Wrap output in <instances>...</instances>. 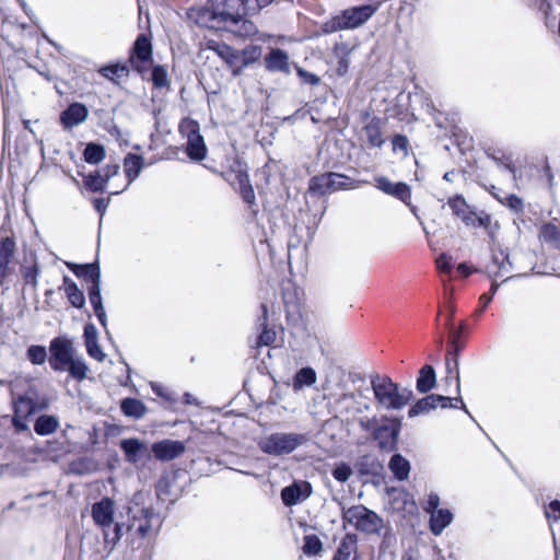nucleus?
Returning <instances> with one entry per match:
<instances>
[{"mask_svg": "<svg viewBox=\"0 0 560 560\" xmlns=\"http://www.w3.org/2000/svg\"><path fill=\"white\" fill-rule=\"evenodd\" d=\"M245 0H209L196 11V22L208 28L226 30L237 36L247 37L257 31L247 20Z\"/></svg>", "mask_w": 560, "mask_h": 560, "instance_id": "obj_1", "label": "nucleus"}, {"mask_svg": "<svg viewBox=\"0 0 560 560\" xmlns=\"http://www.w3.org/2000/svg\"><path fill=\"white\" fill-rule=\"evenodd\" d=\"M49 353V365L55 372L68 371L79 382L86 377L89 368L84 359L77 355L73 341L69 337L58 336L51 339Z\"/></svg>", "mask_w": 560, "mask_h": 560, "instance_id": "obj_2", "label": "nucleus"}, {"mask_svg": "<svg viewBox=\"0 0 560 560\" xmlns=\"http://www.w3.org/2000/svg\"><path fill=\"white\" fill-rule=\"evenodd\" d=\"M359 424L363 431L371 434L380 451L390 453L398 450L401 430V421L398 418L387 416H383L381 419L376 417L361 418Z\"/></svg>", "mask_w": 560, "mask_h": 560, "instance_id": "obj_3", "label": "nucleus"}, {"mask_svg": "<svg viewBox=\"0 0 560 560\" xmlns=\"http://www.w3.org/2000/svg\"><path fill=\"white\" fill-rule=\"evenodd\" d=\"M303 291L289 279L282 281V303L285 310L288 327L294 336H306V312L303 305Z\"/></svg>", "mask_w": 560, "mask_h": 560, "instance_id": "obj_4", "label": "nucleus"}, {"mask_svg": "<svg viewBox=\"0 0 560 560\" xmlns=\"http://www.w3.org/2000/svg\"><path fill=\"white\" fill-rule=\"evenodd\" d=\"M154 526H160V517L151 509H129L126 526L127 540L136 544L151 535Z\"/></svg>", "mask_w": 560, "mask_h": 560, "instance_id": "obj_5", "label": "nucleus"}, {"mask_svg": "<svg viewBox=\"0 0 560 560\" xmlns=\"http://www.w3.org/2000/svg\"><path fill=\"white\" fill-rule=\"evenodd\" d=\"M377 10L372 4L351 7L342 10L324 24V31L334 33L342 30H353L363 25Z\"/></svg>", "mask_w": 560, "mask_h": 560, "instance_id": "obj_6", "label": "nucleus"}, {"mask_svg": "<svg viewBox=\"0 0 560 560\" xmlns=\"http://www.w3.org/2000/svg\"><path fill=\"white\" fill-rule=\"evenodd\" d=\"M372 388L377 402L386 409H401L412 396L410 390L400 392L398 385L387 376L372 381Z\"/></svg>", "mask_w": 560, "mask_h": 560, "instance_id": "obj_7", "label": "nucleus"}, {"mask_svg": "<svg viewBox=\"0 0 560 560\" xmlns=\"http://www.w3.org/2000/svg\"><path fill=\"white\" fill-rule=\"evenodd\" d=\"M467 331V324L465 320H462L458 328L450 329V341L448 349L445 357L446 364V376L445 382L451 384L455 383L457 390H459V363L458 355L460 350L464 348V342L462 341V337Z\"/></svg>", "mask_w": 560, "mask_h": 560, "instance_id": "obj_8", "label": "nucleus"}, {"mask_svg": "<svg viewBox=\"0 0 560 560\" xmlns=\"http://www.w3.org/2000/svg\"><path fill=\"white\" fill-rule=\"evenodd\" d=\"M342 521L351 524L357 530L363 533H376L382 526V518L374 511L363 504L342 509Z\"/></svg>", "mask_w": 560, "mask_h": 560, "instance_id": "obj_9", "label": "nucleus"}, {"mask_svg": "<svg viewBox=\"0 0 560 560\" xmlns=\"http://www.w3.org/2000/svg\"><path fill=\"white\" fill-rule=\"evenodd\" d=\"M349 179L348 176L334 172L315 175L308 182V192L313 197H323L346 188Z\"/></svg>", "mask_w": 560, "mask_h": 560, "instance_id": "obj_10", "label": "nucleus"}, {"mask_svg": "<svg viewBox=\"0 0 560 560\" xmlns=\"http://www.w3.org/2000/svg\"><path fill=\"white\" fill-rule=\"evenodd\" d=\"M180 131L186 135V153L194 161H202L207 156V147L200 135L199 125L194 120L180 125Z\"/></svg>", "mask_w": 560, "mask_h": 560, "instance_id": "obj_11", "label": "nucleus"}, {"mask_svg": "<svg viewBox=\"0 0 560 560\" xmlns=\"http://www.w3.org/2000/svg\"><path fill=\"white\" fill-rule=\"evenodd\" d=\"M374 186L382 192L404 202L411 205V187L405 182H390L386 176L374 177Z\"/></svg>", "mask_w": 560, "mask_h": 560, "instance_id": "obj_12", "label": "nucleus"}, {"mask_svg": "<svg viewBox=\"0 0 560 560\" xmlns=\"http://www.w3.org/2000/svg\"><path fill=\"white\" fill-rule=\"evenodd\" d=\"M129 61L139 73H142L152 61V44L147 35H138Z\"/></svg>", "mask_w": 560, "mask_h": 560, "instance_id": "obj_13", "label": "nucleus"}, {"mask_svg": "<svg viewBox=\"0 0 560 560\" xmlns=\"http://www.w3.org/2000/svg\"><path fill=\"white\" fill-rule=\"evenodd\" d=\"M312 485L306 480H295L292 485L282 488V503L292 506L305 501L312 494Z\"/></svg>", "mask_w": 560, "mask_h": 560, "instance_id": "obj_14", "label": "nucleus"}, {"mask_svg": "<svg viewBox=\"0 0 560 560\" xmlns=\"http://www.w3.org/2000/svg\"><path fill=\"white\" fill-rule=\"evenodd\" d=\"M114 501L107 497L92 505V518L103 532L114 524Z\"/></svg>", "mask_w": 560, "mask_h": 560, "instance_id": "obj_15", "label": "nucleus"}, {"mask_svg": "<svg viewBox=\"0 0 560 560\" xmlns=\"http://www.w3.org/2000/svg\"><path fill=\"white\" fill-rule=\"evenodd\" d=\"M152 452L156 459L170 462L179 457L185 452L182 441L162 440L152 444Z\"/></svg>", "mask_w": 560, "mask_h": 560, "instance_id": "obj_16", "label": "nucleus"}, {"mask_svg": "<svg viewBox=\"0 0 560 560\" xmlns=\"http://www.w3.org/2000/svg\"><path fill=\"white\" fill-rule=\"evenodd\" d=\"M383 119L378 116H373L362 128L368 148H382L385 143L383 132Z\"/></svg>", "mask_w": 560, "mask_h": 560, "instance_id": "obj_17", "label": "nucleus"}, {"mask_svg": "<svg viewBox=\"0 0 560 560\" xmlns=\"http://www.w3.org/2000/svg\"><path fill=\"white\" fill-rule=\"evenodd\" d=\"M88 116L89 110L85 105L72 103L60 114V121L65 129H71L84 122Z\"/></svg>", "mask_w": 560, "mask_h": 560, "instance_id": "obj_18", "label": "nucleus"}, {"mask_svg": "<svg viewBox=\"0 0 560 560\" xmlns=\"http://www.w3.org/2000/svg\"><path fill=\"white\" fill-rule=\"evenodd\" d=\"M331 560H358V536L347 533L341 538Z\"/></svg>", "mask_w": 560, "mask_h": 560, "instance_id": "obj_19", "label": "nucleus"}, {"mask_svg": "<svg viewBox=\"0 0 560 560\" xmlns=\"http://www.w3.org/2000/svg\"><path fill=\"white\" fill-rule=\"evenodd\" d=\"M354 467L361 476L377 477L382 474L384 466L382 462L373 454H363L357 459Z\"/></svg>", "mask_w": 560, "mask_h": 560, "instance_id": "obj_20", "label": "nucleus"}, {"mask_svg": "<svg viewBox=\"0 0 560 560\" xmlns=\"http://www.w3.org/2000/svg\"><path fill=\"white\" fill-rule=\"evenodd\" d=\"M352 49L347 43H336L332 47V54L337 58L335 73L337 77H345L349 71L350 54Z\"/></svg>", "mask_w": 560, "mask_h": 560, "instance_id": "obj_21", "label": "nucleus"}, {"mask_svg": "<svg viewBox=\"0 0 560 560\" xmlns=\"http://www.w3.org/2000/svg\"><path fill=\"white\" fill-rule=\"evenodd\" d=\"M68 266L77 277L83 278L91 285L101 284V270L97 262L85 265L71 264Z\"/></svg>", "mask_w": 560, "mask_h": 560, "instance_id": "obj_22", "label": "nucleus"}, {"mask_svg": "<svg viewBox=\"0 0 560 560\" xmlns=\"http://www.w3.org/2000/svg\"><path fill=\"white\" fill-rule=\"evenodd\" d=\"M15 252V242L12 237H0V283L8 275L9 264Z\"/></svg>", "mask_w": 560, "mask_h": 560, "instance_id": "obj_23", "label": "nucleus"}, {"mask_svg": "<svg viewBox=\"0 0 560 560\" xmlns=\"http://www.w3.org/2000/svg\"><path fill=\"white\" fill-rule=\"evenodd\" d=\"M208 48L215 51L230 67L240 68L241 52L224 43L210 40Z\"/></svg>", "mask_w": 560, "mask_h": 560, "instance_id": "obj_24", "label": "nucleus"}, {"mask_svg": "<svg viewBox=\"0 0 560 560\" xmlns=\"http://www.w3.org/2000/svg\"><path fill=\"white\" fill-rule=\"evenodd\" d=\"M447 206L452 210V214L460 219L464 223L468 222L472 215V209L467 203L463 195L456 194L447 199Z\"/></svg>", "mask_w": 560, "mask_h": 560, "instance_id": "obj_25", "label": "nucleus"}, {"mask_svg": "<svg viewBox=\"0 0 560 560\" xmlns=\"http://www.w3.org/2000/svg\"><path fill=\"white\" fill-rule=\"evenodd\" d=\"M120 448L125 453L126 460L136 464L138 463L143 452L147 450L144 443L138 439H125L120 441Z\"/></svg>", "mask_w": 560, "mask_h": 560, "instance_id": "obj_26", "label": "nucleus"}, {"mask_svg": "<svg viewBox=\"0 0 560 560\" xmlns=\"http://www.w3.org/2000/svg\"><path fill=\"white\" fill-rule=\"evenodd\" d=\"M430 515V530L435 536L440 535L453 520V514L446 509L436 510Z\"/></svg>", "mask_w": 560, "mask_h": 560, "instance_id": "obj_27", "label": "nucleus"}, {"mask_svg": "<svg viewBox=\"0 0 560 560\" xmlns=\"http://www.w3.org/2000/svg\"><path fill=\"white\" fill-rule=\"evenodd\" d=\"M317 381L316 372L313 368L306 366L299 370L295 375L293 376L291 386L292 388L298 392L301 390L303 387L313 386Z\"/></svg>", "mask_w": 560, "mask_h": 560, "instance_id": "obj_28", "label": "nucleus"}, {"mask_svg": "<svg viewBox=\"0 0 560 560\" xmlns=\"http://www.w3.org/2000/svg\"><path fill=\"white\" fill-rule=\"evenodd\" d=\"M436 377L433 366L425 364L419 371L417 378V390L419 393H428L435 386Z\"/></svg>", "mask_w": 560, "mask_h": 560, "instance_id": "obj_29", "label": "nucleus"}, {"mask_svg": "<svg viewBox=\"0 0 560 560\" xmlns=\"http://www.w3.org/2000/svg\"><path fill=\"white\" fill-rule=\"evenodd\" d=\"M388 468L396 479L406 480L410 472V463L400 454H394L388 463Z\"/></svg>", "mask_w": 560, "mask_h": 560, "instance_id": "obj_30", "label": "nucleus"}, {"mask_svg": "<svg viewBox=\"0 0 560 560\" xmlns=\"http://www.w3.org/2000/svg\"><path fill=\"white\" fill-rule=\"evenodd\" d=\"M124 166L128 184H131L143 168V158L133 153H128L124 160Z\"/></svg>", "mask_w": 560, "mask_h": 560, "instance_id": "obj_31", "label": "nucleus"}, {"mask_svg": "<svg viewBox=\"0 0 560 560\" xmlns=\"http://www.w3.org/2000/svg\"><path fill=\"white\" fill-rule=\"evenodd\" d=\"M65 292L70 304L73 307L82 308L85 304V298L83 292L79 289L77 283L72 281L69 277H63Z\"/></svg>", "mask_w": 560, "mask_h": 560, "instance_id": "obj_32", "label": "nucleus"}, {"mask_svg": "<svg viewBox=\"0 0 560 560\" xmlns=\"http://www.w3.org/2000/svg\"><path fill=\"white\" fill-rule=\"evenodd\" d=\"M58 428L59 420L57 417L51 415H42L34 423V431L42 436L56 432Z\"/></svg>", "mask_w": 560, "mask_h": 560, "instance_id": "obj_33", "label": "nucleus"}, {"mask_svg": "<svg viewBox=\"0 0 560 560\" xmlns=\"http://www.w3.org/2000/svg\"><path fill=\"white\" fill-rule=\"evenodd\" d=\"M120 409L125 416L135 419L142 418L147 412V407L141 400L130 397L121 400Z\"/></svg>", "mask_w": 560, "mask_h": 560, "instance_id": "obj_34", "label": "nucleus"}, {"mask_svg": "<svg viewBox=\"0 0 560 560\" xmlns=\"http://www.w3.org/2000/svg\"><path fill=\"white\" fill-rule=\"evenodd\" d=\"M236 184L238 186V191L244 202L253 207L255 205V192L253 186L249 184V178L246 173H237L236 174Z\"/></svg>", "mask_w": 560, "mask_h": 560, "instance_id": "obj_35", "label": "nucleus"}, {"mask_svg": "<svg viewBox=\"0 0 560 560\" xmlns=\"http://www.w3.org/2000/svg\"><path fill=\"white\" fill-rule=\"evenodd\" d=\"M126 526L127 524L124 522H115L110 528H106L103 532L105 545H110V550L114 549L124 534H126Z\"/></svg>", "mask_w": 560, "mask_h": 560, "instance_id": "obj_36", "label": "nucleus"}, {"mask_svg": "<svg viewBox=\"0 0 560 560\" xmlns=\"http://www.w3.org/2000/svg\"><path fill=\"white\" fill-rule=\"evenodd\" d=\"M262 317L259 318V325L262 327V331L258 336L257 347H267L276 340V331L267 328V305L261 304Z\"/></svg>", "mask_w": 560, "mask_h": 560, "instance_id": "obj_37", "label": "nucleus"}, {"mask_svg": "<svg viewBox=\"0 0 560 560\" xmlns=\"http://www.w3.org/2000/svg\"><path fill=\"white\" fill-rule=\"evenodd\" d=\"M435 394L427 395L425 397L419 399L415 405H412L408 411V416L410 418L418 416L420 413L429 412L438 407L436 405Z\"/></svg>", "mask_w": 560, "mask_h": 560, "instance_id": "obj_38", "label": "nucleus"}, {"mask_svg": "<svg viewBox=\"0 0 560 560\" xmlns=\"http://www.w3.org/2000/svg\"><path fill=\"white\" fill-rule=\"evenodd\" d=\"M486 155L493 160L498 165H502L508 170L513 168L512 155L506 153L503 149L495 147H488L485 149Z\"/></svg>", "mask_w": 560, "mask_h": 560, "instance_id": "obj_39", "label": "nucleus"}, {"mask_svg": "<svg viewBox=\"0 0 560 560\" xmlns=\"http://www.w3.org/2000/svg\"><path fill=\"white\" fill-rule=\"evenodd\" d=\"M303 552L308 557L319 556L323 551V542L315 534H308L303 537Z\"/></svg>", "mask_w": 560, "mask_h": 560, "instance_id": "obj_40", "label": "nucleus"}, {"mask_svg": "<svg viewBox=\"0 0 560 560\" xmlns=\"http://www.w3.org/2000/svg\"><path fill=\"white\" fill-rule=\"evenodd\" d=\"M100 73L106 79L117 83L119 79L128 77L129 69L126 65H110L100 69Z\"/></svg>", "mask_w": 560, "mask_h": 560, "instance_id": "obj_41", "label": "nucleus"}, {"mask_svg": "<svg viewBox=\"0 0 560 560\" xmlns=\"http://www.w3.org/2000/svg\"><path fill=\"white\" fill-rule=\"evenodd\" d=\"M392 151L394 154L400 153L402 158H407L411 152V145L407 136L394 133L390 137Z\"/></svg>", "mask_w": 560, "mask_h": 560, "instance_id": "obj_42", "label": "nucleus"}, {"mask_svg": "<svg viewBox=\"0 0 560 560\" xmlns=\"http://www.w3.org/2000/svg\"><path fill=\"white\" fill-rule=\"evenodd\" d=\"M84 160L90 164H98L105 158V149L102 144L89 143L83 152Z\"/></svg>", "mask_w": 560, "mask_h": 560, "instance_id": "obj_43", "label": "nucleus"}, {"mask_svg": "<svg viewBox=\"0 0 560 560\" xmlns=\"http://www.w3.org/2000/svg\"><path fill=\"white\" fill-rule=\"evenodd\" d=\"M83 182L85 187L93 192L104 191L107 184L101 171H95L84 176Z\"/></svg>", "mask_w": 560, "mask_h": 560, "instance_id": "obj_44", "label": "nucleus"}, {"mask_svg": "<svg viewBox=\"0 0 560 560\" xmlns=\"http://www.w3.org/2000/svg\"><path fill=\"white\" fill-rule=\"evenodd\" d=\"M306 441L305 434H282V453H291Z\"/></svg>", "mask_w": 560, "mask_h": 560, "instance_id": "obj_45", "label": "nucleus"}, {"mask_svg": "<svg viewBox=\"0 0 560 560\" xmlns=\"http://www.w3.org/2000/svg\"><path fill=\"white\" fill-rule=\"evenodd\" d=\"M456 392H457V394H459L460 389L459 390L456 389ZM435 398H438L436 399L438 407H441L442 409L460 408V409L465 410L466 412H468L466 405L464 404L460 395H458L457 397L451 398L447 396H442V395L435 394Z\"/></svg>", "mask_w": 560, "mask_h": 560, "instance_id": "obj_46", "label": "nucleus"}, {"mask_svg": "<svg viewBox=\"0 0 560 560\" xmlns=\"http://www.w3.org/2000/svg\"><path fill=\"white\" fill-rule=\"evenodd\" d=\"M27 359L36 365H40L47 360V350L44 346L33 345L27 348Z\"/></svg>", "mask_w": 560, "mask_h": 560, "instance_id": "obj_47", "label": "nucleus"}, {"mask_svg": "<svg viewBox=\"0 0 560 560\" xmlns=\"http://www.w3.org/2000/svg\"><path fill=\"white\" fill-rule=\"evenodd\" d=\"M492 218L489 213L481 212L478 214L472 210L471 219L468 222H465L468 226L474 228H483L485 230H490Z\"/></svg>", "mask_w": 560, "mask_h": 560, "instance_id": "obj_48", "label": "nucleus"}, {"mask_svg": "<svg viewBox=\"0 0 560 560\" xmlns=\"http://www.w3.org/2000/svg\"><path fill=\"white\" fill-rule=\"evenodd\" d=\"M152 82L158 89H162L168 85V78L166 69L161 66H154L152 69Z\"/></svg>", "mask_w": 560, "mask_h": 560, "instance_id": "obj_49", "label": "nucleus"}, {"mask_svg": "<svg viewBox=\"0 0 560 560\" xmlns=\"http://www.w3.org/2000/svg\"><path fill=\"white\" fill-rule=\"evenodd\" d=\"M260 447L265 453L279 455L280 454V436L272 434L267 439L261 440Z\"/></svg>", "mask_w": 560, "mask_h": 560, "instance_id": "obj_50", "label": "nucleus"}, {"mask_svg": "<svg viewBox=\"0 0 560 560\" xmlns=\"http://www.w3.org/2000/svg\"><path fill=\"white\" fill-rule=\"evenodd\" d=\"M22 273L25 283L32 285L33 289H36L39 276V267L37 266V264H34L30 267H24L22 269Z\"/></svg>", "mask_w": 560, "mask_h": 560, "instance_id": "obj_51", "label": "nucleus"}, {"mask_svg": "<svg viewBox=\"0 0 560 560\" xmlns=\"http://www.w3.org/2000/svg\"><path fill=\"white\" fill-rule=\"evenodd\" d=\"M503 206L510 208L515 213L523 212L524 203L521 197L515 194L508 195L504 199L499 200Z\"/></svg>", "mask_w": 560, "mask_h": 560, "instance_id": "obj_52", "label": "nucleus"}, {"mask_svg": "<svg viewBox=\"0 0 560 560\" xmlns=\"http://www.w3.org/2000/svg\"><path fill=\"white\" fill-rule=\"evenodd\" d=\"M332 477L339 482H346L352 475L351 467L346 463H340L331 470Z\"/></svg>", "mask_w": 560, "mask_h": 560, "instance_id": "obj_53", "label": "nucleus"}, {"mask_svg": "<svg viewBox=\"0 0 560 560\" xmlns=\"http://www.w3.org/2000/svg\"><path fill=\"white\" fill-rule=\"evenodd\" d=\"M84 343L86 352L91 358L95 359L98 362H103L105 360L106 354L101 349L98 340L86 341Z\"/></svg>", "mask_w": 560, "mask_h": 560, "instance_id": "obj_54", "label": "nucleus"}, {"mask_svg": "<svg viewBox=\"0 0 560 560\" xmlns=\"http://www.w3.org/2000/svg\"><path fill=\"white\" fill-rule=\"evenodd\" d=\"M266 67L270 71H279L280 70V49L275 48L270 51V54L265 58Z\"/></svg>", "mask_w": 560, "mask_h": 560, "instance_id": "obj_55", "label": "nucleus"}, {"mask_svg": "<svg viewBox=\"0 0 560 560\" xmlns=\"http://www.w3.org/2000/svg\"><path fill=\"white\" fill-rule=\"evenodd\" d=\"M445 307L448 312V315L446 317V320L444 323V327L446 330L453 329L454 327V316L456 312V305L454 304L452 300V294L447 298V301L445 302Z\"/></svg>", "mask_w": 560, "mask_h": 560, "instance_id": "obj_56", "label": "nucleus"}, {"mask_svg": "<svg viewBox=\"0 0 560 560\" xmlns=\"http://www.w3.org/2000/svg\"><path fill=\"white\" fill-rule=\"evenodd\" d=\"M298 75L301 79L302 83L315 86L320 83V78L312 72H308L302 68H298Z\"/></svg>", "mask_w": 560, "mask_h": 560, "instance_id": "obj_57", "label": "nucleus"}, {"mask_svg": "<svg viewBox=\"0 0 560 560\" xmlns=\"http://www.w3.org/2000/svg\"><path fill=\"white\" fill-rule=\"evenodd\" d=\"M435 264H436V268L440 272L442 273H451L452 271V257L448 256L447 254L443 253L441 254L436 260H435Z\"/></svg>", "mask_w": 560, "mask_h": 560, "instance_id": "obj_58", "label": "nucleus"}, {"mask_svg": "<svg viewBox=\"0 0 560 560\" xmlns=\"http://www.w3.org/2000/svg\"><path fill=\"white\" fill-rule=\"evenodd\" d=\"M259 56H260V50L257 47H252L250 49H244L241 54L240 68L254 61Z\"/></svg>", "mask_w": 560, "mask_h": 560, "instance_id": "obj_59", "label": "nucleus"}, {"mask_svg": "<svg viewBox=\"0 0 560 560\" xmlns=\"http://www.w3.org/2000/svg\"><path fill=\"white\" fill-rule=\"evenodd\" d=\"M499 284L497 282H492L490 287L489 293H485L479 298V312L482 313L488 304L491 302L492 296L495 294Z\"/></svg>", "mask_w": 560, "mask_h": 560, "instance_id": "obj_60", "label": "nucleus"}, {"mask_svg": "<svg viewBox=\"0 0 560 560\" xmlns=\"http://www.w3.org/2000/svg\"><path fill=\"white\" fill-rule=\"evenodd\" d=\"M90 303L93 306L102 305L101 284L90 285L88 289Z\"/></svg>", "mask_w": 560, "mask_h": 560, "instance_id": "obj_61", "label": "nucleus"}, {"mask_svg": "<svg viewBox=\"0 0 560 560\" xmlns=\"http://www.w3.org/2000/svg\"><path fill=\"white\" fill-rule=\"evenodd\" d=\"M440 505V497L436 493H430L428 495V500L425 504L423 505L424 512L431 514L434 511L438 510V506Z\"/></svg>", "mask_w": 560, "mask_h": 560, "instance_id": "obj_62", "label": "nucleus"}, {"mask_svg": "<svg viewBox=\"0 0 560 560\" xmlns=\"http://www.w3.org/2000/svg\"><path fill=\"white\" fill-rule=\"evenodd\" d=\"M272 1L273 0H245V5L247 7L249 14H253Z\"/></svg>", "mask_w": 560, "mask_h": 560, "instance_id": "obj_63", "label": "nucleus"}, {"mask_svg": "<svg viewBox=\"0 0 560 560\" xmlns=\"http://www.w3.org/2000/svg\"><path fill=\"white\" fill-rule=\"evenodd\" d=\"M546 516L558 521L560 518V501L553 500L548 504L546 510Z\"/></svg>", "mask_w": 560, "mask_h": 560, "instance_id": "obj_64", "label": "nucleus"}]
</instances>
